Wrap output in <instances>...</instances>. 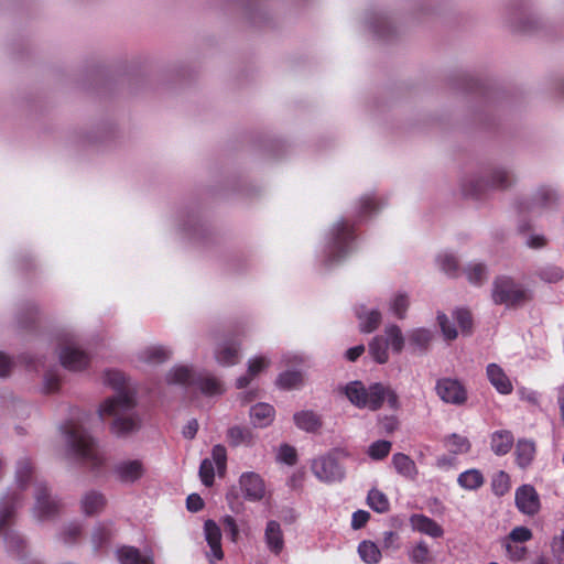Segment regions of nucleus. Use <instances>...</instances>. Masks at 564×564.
Listing matches in <instances>:
<instances>
[{"label": "nucleus", "mask_w": 564, "mask_h": 564, "mask_svg": "<svg viewBox=\"0 0 564 564\" xmlns=\"http://www.w3.org/2000/svg\"><path fill=\"white\" fill-rule=\"evenodd\" d=\"M144 474L143 465L140 460H124L117 465L116 475L122 482H134Z\"/></svg>", "instance_id": "obj_15"}, {"label": "nucleus", "mask_w": 564, "mask_h": 564, "mask_svg": "<svg viewBox=\"0 0 564 564\" xmlns=\"http://www.w3.org/2000/svg\"><path fill=\"white\" fill-rule=\"evenodd\" d=\"M204 535L210 549L207 553L209 563L223 560L224 552L221 549V530L219 524L214 520H206L204 523Z\"/></svg>", "instance_id": "obj_11"}, {"label": "nucleus", "mask_w": 564, "mask_h": 564, "mask_svg": "<svg viewBox=\"0 0 564 564\" xmlns=\"http://www.w3.org/2000/svg\"><path fill=\"white\" fill-rule=\"evenodd\" d=\"M238 482L242 497L246 500L260 501L265 497V484L259 474L254 471L242 473Z\"/></svg>", "instance_id": "obj_8"}, {"label": "nucleus", "mask_w": 564, "mask_h": 564, "mask_svg": "<svg viewBox=\"0 0 564 564\" xmlns=\"http://www.w3.org/2000/svg\"><path fill=\"white\" fill-rule=\"evenodd\" d=\"M409 558L414 564H425L430 560V550L425 542L416 543L409 551Z\"/></svg>", "instance_id": "obj_38"}, {"label": "nucleus", "mask_w": 564, "mask_h": 564, "mask_svg": "<svg viewBox=\"0 0 564 564\" xmlns=\"http://www.w3.org/2000/svg\"><path fill=\"white\" fill-rule=\"evenodd\" d=\"M532 539V532L527 527H516L511 530L506 541L512 543H523Z\"/></svg>", "instance_id": "obj_45"}, {"label": "nucleus", "mask_w": 564, "mask_h": 564, "mask_svg": "<svg viewBox=\"0 0 564 564\" xmlns=\"http://www.w3.org/2000/svg\"><path fill=\"white\" fill-rule=\"evenodd\" d=\"M547 243V240L544 236H532L529 240L528 247H544Z\"/></svg>", "instance_id": "obj_62"}, {"label": "nucleus", "mask_w": 564, "mask_h": 564, "mask_svg": "<svg viewBox=\"0 0 564 564\" xmlns=\"http://www.w3.org/2000/svg\"><path fill=\"white\" fill-rule=\"evenodd\" d=\"M391 451V443L389 441H376L369 445L367 454L371 459L379 460L388 456Z\"/></svg>", "instance_id": "obj_39"}, {"label": "nucleus", "mask_w": 564, "mask_h": 564, "mask_svg": "<svg viewBox=\"0 0 564 564\" xmlns=\"http://www.w3.org/2000/svg\"><path fill=\"white\" fill-rule=\"evenodd\" d=\"M514 502L518 510L525 516H535L541 509L540 496L532 485H522L517 488Z\"/></svg>", "instance_id": "obj_9"}, {"label": "nucleus", "mask_w": 564, "mask_h": 564, "mask_svg": "<svg viewBox=\"0 0 564 564\" xmlns=\"http://www.w3.org/2000/svg\"><path fill=\"white\" fill-rule=\"evenodd\" d=\"M341 392L359 409H379L381 383H373L367 389L360 381H351L341 389Z\"/></svg>", "instance_id": "obj_4"}, {"label": "nucleus", "mask_w": 564, "mask_h": 564, "mask_svg": "<svg viewBox=\"0 0 564 564\" xmlns=\"http://www.w3.org/2000/svg\"><path fill=\"white\" fill-rule=\"evenodd\" d=\"M531 297L530 290L508 276H500L494 283L492 300L496 304H503L508 307L518 306L530 301Z\"/></svg>", "instance_id": "obj_2"}, {"label": "nucleus", "mask_w": 564, "mask_h": 564, "mask_svg": "<svg viewBox=\"0 0 564 564\" xmlns=\"http://www.w3.org/2000/svg\"><path fill=\"white\" fill-rule=\"evenodd\" d=\"M432 340V333L426 328L413 329L409 335L410 346L414 349H424Z\"/></svg>", "instance_id": "obj_35"}, {"label": "nucleus", "mask_w": 564, "mask_h": 564, "mask_svg": "<svg viewBox=\"0 0 564 564\" xmlns=\"http://www.w3.org/2000/svg\"><path fill=\"white\" fill-rule=\"evenodd\" d=\"M63 367L68 370H82L88 364L87 355L74 345L65 346L59 352Z\"/></svg>", "instance_id": "obj_12"}, {"label": "nucleus", "mask_w": 564, "mask_h": 564, "mask_svg": "<svg viewBox=\"0 0 564 564\" xmlns=\"http://www.w3.org/2000/svg\"><path fill=\"white\" fill-rule=\"evenodd\" d=\"M382 392L380 393L379 408L387 401L392 409L399 408V398L394 390L381 384Z\"/></svg>", "instance_id": "obj_47"}, {"label": "nucleus", "mask_w": 564, "mask_h": 564, "mask_svg": "<svg viewBox=\"0 0 564 564\" xmlns=\"http://www.w3.org/2000/svg\"><path fill=\"white\" fill-rule=\"evenodd\" d=\"M486 373L489 382L498 393L507 395L513 391L512 381L499 365L489 364Z\"/></svg>", "instance_id": "obj_13"}, {"label": "nucleus", "mask_w": 564, "mask_h": 564, "mask_svg": "<svg viewBox=\"0 0 564 564\" xmlns=\"http://www.w3.org/2000/svg\"><path fill=\"white\" fill-rule=\"evenodd\" d=\"M166 383L173 384H197L198 390L205 395H217L224 392L223 384L213 377L200 378L194 381L192 370L186 366H176L166 375Z\"/></svg>", "instance_id": "obj_3"}, {"label": "nucleus", "mask_w": 564, "mask_h": 564, "mask_svg": "<svg viewBox=\"0 0 564 564\" xmlns=\"http://www.w3.org/2000/svg\"><path fill=\"white\" fill-rule=\"evenodd\" d=\"M467 279L470 283H480L486 276V269L481 263H473L466 270Z\"/></svg>", "instance_id": "obj_46"}, {"label": "nucleus", "mask_w": 564, "mask_h": 564, "mask_svg": "<svg viewBox=\"0 0 564 564\" xmlns=\"http://www.w3.org/2000/svg\"><path fill=\"white\" fill-rule=\"evenodd\" d=\"M535 455V444L532 441L529 440H520L517 444L516 448V459L517 464L525 468L528 467Z\"/></svg>", "instance_id": "obj_26"}, {"label": "nucleus", "mask_w": 564, "mask_h": 564, "mask_svg": "<svg viewBox=\"0 0 564 564\" xmlns=\"http://www.w3.org/2000/svg\"><path fill=\"white\" fill-rule=\"evenodd\" d=\"M311 469L319 481L326 484L340 481L345 477V469L339 465L337 459L330 455H324L313 459Z\"/></svg>", "instance_id": "obj_6"}, {"label": "nucleus", "mask_w": 564, "mask_h": 564, "mask_svg": "<svg viewBox=\"0 0 564 564\" xmlns=\"http://www.w3.org/2000/svg\"><path fill=\"white\" fill-rule=\"evenodd\" d=\"M11 360L10 358L0 352V377H4L9 373L10 369H11Z\"/></svg>", "instance_id": "obj_59"}, {"label": "nucleus", "mask_w": 564, "mask_h": 564, "mask_svg": "<svg viewBox=\"0 0 564 564\" xmlns=\"http://www.w3.org/2000/svg\"><path fill=\"white\" fill-rule=\"evenodd\" d=\"M368 505L377 512H384L389 509V500L386 495L377 489H371L367 497Z\"/></svg>", "instance_id": "obj_36"}, {"label": "nucleus", "mask_w": 564, "mask_h": 564, "mask_svg": "<svg viewBox=\"0 0 564 564\" xmlns=\"http://www.w3.org/2000/svg\"><path fill=\"white\" fill-rule=\"evenodd\" d=\"M392 465L399 475L408 479H414L417 475L414 460L403 453H395L392 456Z\"/></svg>", "instance_id": "obj_22"}, {"label": "nucleus", "mask_w": 564, "mask_h": 564, "mask_svg": "<svg viewBox=\"0 0 564 564\" xmlns=\"http://www.w3.org/2000/svg\"><path fill=\"white\" fill-rule=\"evenodd\" d=\"M227 467V452L223 445H215L212 449V458H205L199 466L200 481L210 487L215 480V474L223 476Z\"/></svg>", "instance_id": "obj_5"}, {"label": "nucleus", "mask_w": 564, "mask_h": 564, "mask_svg": "<svg viewBox=\"0 0 564 564\" xmlns=\"http://www.w3.org/2000/svg\"><path fill=\"white\" fill-rule=\"evenodd\" d=\"M542 280L549 283H556L563 278V272L557 267H547L541 272Z\"/></svg>", "instance_id": "obj_51"}, {"label": "nucleus", "mask_w": 564, "mask_h": 564, "mask_svg": "<svg viewBox=\"0 0 564 564\" xmlns=\"http://www.w3.org/2000/svg\"><path fill=\"white\" fill-rule=\"evenodd\" d=\"M276 458L280 463L286 464V465H294L296 463V451L294 447L290 445H281L279 447Z\"/></svg>", "instance_id": "obj_44"}, {"label": "nucleus", "mask_w": 564, "mask_h": 564, "mask_svg": "<svg viewBox=\"0 0 564 564\" xmlns=\"http://www.w3.org/2000/svg\"><path fill=\"white\" fill-rule=\"evenodd\" d=\"M170 356V351L161 346H151L139 354V359L144 364H159Z\"/></svg>", "instance_id": "obj_33"}, {"label": "nucleus", "mask_w": 564, "mask_h": 564, "mask_svg": "<svg viewBox=\"0 0 564 564\" xmlns=\"http://www.w3.org/2000/svg\"><path fill=\"white\" fill-rule=\"evenodd\" d=\"M332 236L337 247H347L349 243L354 242L357 237L356 227L354 224L341 219L333 226Z\"/></svg>", "instance_id": "obj_18"}, {"label": "nucleus", "mask_w": 564, "mask_h": 564, "mask_svg": "<svg viewBox=\"0 0 564 564\" xmlns=\"http://www.w3.org/2000/svg\"><path fill=\"white\" fill-rule=\"evenodd\" d=\"M196 431H197V423L195 421H193L187 425V429L184 431V434H185V436L192 438L196 434Z\"/></svg>", "instance_id": "obj_64"}, {"label": "nucleus", "mask_w": 564, "mask_h": 564, "mask_svg": "<svg viewBox=\"0 0 564 564\" xmlns=\"http://www.w3.org/2000/svg\"><path fill=\"white\" fill-rule=\"evenodd\" d=\"M397 540H398V535L393 531L384 532V535H383L384 546L397 549L398 547V545L395 544Z\"/></svg>", "instance_id": "obj_61"}, {"label": "nucleus", "mask_w": 564, "mask_h": 564, "mask_svg": "<svg viewBox=\"0 0 564 564\" xmlns=\"http://www.w3.org/2000/svg\"><path fill=\"white\" fill-rule=\"evenodd\" d=\"M441 268L447 274H455L457 271V263L453 258H444L441 260Z\"/></svg>", "instance_id": "obj_57"}, {"label": "nucleus", "mask_w": 564, "mask_h": 564, "mask_svg": "<svg viewBox=\"0 0 564 564\" xmlns=\"http://www.w3.org/2000/svg\"><path fill=\"white\" fill-rule=\"evenodd\" d=\"M410 524L414 531L426 534L431 538H441L444 534L443 528L433 519L424 514H413Z\"/></svg>", "instance_id": "obj_16"}, {"label": "nucleus", "mask_w": 564, "mask_h": 564, "mask_svg": "<svg viewBox=\"0 0 564 564\" xmlns=\"http://www.w3.org/2000/svg\"><path fill=\"white\" fill-rule=\"evenodd\" d=\"M238 352L239 349L236 346L229 343H223L218 345L215 356L219 365L231 366L238 360Z\"/></svg>", "instance_id": "obj_32"}, {"label": "nucleus", "mask_w": 564, "mask_h": 564, "mask_svg": "<svg viewBox=\"0 0 564 564\" xmlns=\"http://www.w3.org/2000/svg\"><path fill=\"white\" fill-rule=\"evenodd\" d=\"M365 351V346L364 345H357L355 347H351L349 348L347 351H346V358L350 361H355L356 359H358Z\"/></svg>", "instance_id": "obj_58"}, {"label": "nucleus", "mask_w": 564, "mask_h": 564, "mask_svg": "<svg viewBox=\"0 0 564 564\" xmlns=\"http://www.w3.org/2000/svg\"><path fill=\"white\" fill-rule=\"evenodd\" d=\"M358 554L362 562L366 564H378L381 560V551L378 545L372 542L365 540L358 545Z\"/></svg>", "instance_id": "obj_30"}, {"label": "nucleus", "mask_w": 564, "mask_h": 564, "mask_svg": "<svg viewBox=\"0 0 564 564\" xmlns=\"http://www.w3.org/2000/svg\"><path fill=\"white\" fill-rule=\"evenodd\" d=\"M379 209V205L373 196L366 195L359 200V217H367L376 213Z\"/></svg>", "instance_id": "obj_43"}, {"label": "nucleus", "mask_w": 564, "mask_h": 564, "mask_svg": "<svg viewBox=\"0 0 564 564\" xmlns=\"http://www.w3.org/2000/svg\"><path fill=\"white\" fill-rule=\"evenodd\" d=\"M557 200L556 193L549 187H541L534 197V205L539 207H551Z\"/></svg>", "instance_id": "obj_41"}, {"label": "nucleus", "mask_w": 564, "mask_h": 564, "mask_svg": "<svg viewBox=\"0 0 564 564\" xmlns=\"http://www.w3.org/2000/svg\"><path fill=\"white\" fill-rule=\"evenodd\" d=\"M102 382L115 390L117 395L107 398L99 404L97 410L99 419L104 421L106 417L116 416L110 426L111 433L116 436L121 437L135 432L141 425L139 416L119 415L134 408L135 391L128 386L123 373L118 370H106Z\"/></svg>", "instance_id": "obj_1"}, {"label": "nucleus", "mask_w": 564, "mask_h": 564, "mask_svg": "<svg viewBox=\"0 0 564 564\" xmlns=\"http://www.w3.org/2000/svg\"><path fill=\"white\" fill-rule=\"evenodd\" d=\"M519 394L522 400H525L532 404L539 403V393L534 390L521 388L519 389Z\"/></svg>", "instance_id": "obj_56"}, {"label": "nucleus", "mask_w": 564, "mask_h": 564, "mask_svg": "<svg viewBox=\"0 0 564 564\" xmlns=\"http://www.w3.org/2000/svg\"><path fill=\"white\" fill-rule=\"evenodd\" d=\"M67 440L70 447L75 449L78 454H80L84 457L90 455L94 442L89 436L83 434L79 431H74L68 435Z\"/></svg>", "instance_id": "obj_27"}, {"label": "nucleus", "mask_w": 564, "mask_h": 564, "mask_svg": "<svg viewBox=\"0 0 564 564\" xmlns=\"http://www.w3.org/2000/svg\"><path fill=\"white\" fill-rule=\"evenodd\" d=\"M513 435L509 431H496L490 436V447L496 455H506L513 445Z\"/></svg>", "instance_id": "obj_23"}, {"label": "nucleus", "mask_w": 564, "mask_h": 564, "mask_svg": "<svg viewBox=\"0 0 564 564\" xmlns=\"http://www.w3.org/2000/svg\"><path fill=\"white\" fill-rule=\"evenodd\" d=\"M435 390L440 399L445 403L463 405L467 401V391L462 382L456 379H440L436 382Z\"/></svg>", "instance_id": "obj_7"}, {"label": "nucleus", "mask_w": 564, "mask_h": 564, "mask_svg": "<svg viewBox=\"0 0 564 564\" xmlns=\"http://www.w3.org/2000/svg\"><path fill=\"white\" fill-rule=\"evenodd\" d=\"M293 419L295 425L306 432H316L322 425L318 415L310 410L296 412Z\"/></svg>", "instance_id": "obj_25"}, {"label": "nucleus", "mask_w": 564, "mask_h": 564, "mask_svg": "<svg viewBox=\"0 0 564 564\" xmlns=\"http://www.w3.org/2000/svg\"><path fill=\"white\" fill-rule=\"evenodd\" d=\"M384 341L393 354H400L405 345L402 330L397 325H389L384 329Z\"/></svg>", "instance_id": "obj_28"}, {"label": "nucleus", "mask_w": 564, "mask_h": 564, "mask_svg": "<svg viewBox=\"0 0 564 564\" xmlns=\"http://www.w3.org/2000/svg\"><path fill=\"white\" fill-rule=\"evenodd\" d=\"M104 498L101 495L91 492L85 496L82 506L85 513L90 514L100 510L104 506Z\"/></svg>", "instance_id": "obj_42"}, {"label": "nucleus", "mask_w": 564, "mask_h": 564, "mask_svg": "<svg viewBox=\"0 0 564 564\" xmlns=\"http://www.w3.org/2000/svg\"><path fill=\"white\" fill-rule=\"evenodd\" d=\"M264 543L267 549L279 555L284 549V535L281 524L275 520H269L264 528Z\"/></svg>", "instance_id": "obj_14"}, {"label": "nucleus", "mask_w": 564, "mask_h": 564, "mask_svg": "<svg viewBox=\"0 0 564 564\" xmlns=\"http://www.w3.org/2000/svg\"><path fill=\"white\" fill-rule=\"evenodd\" d=\"M443 446L449 454L458 456L470 452L471 442L465 435L452 433L444 437Z\"/></svg>", "instance_id": "obj_19"}, {"label": "nucleus", "mask_w": 564, "mask_h": 564, "mask_svg": "<svg viewBox=\"0 0 564 564\" xmlns=\"http://www.w3.org/2000/svg\"><path fill=\"white\" fill-rule=\"evenodd\" d=\"M452 465V462L448 457L446 456H441L436 459V466L441 469H445V468H448L451 467Z\"/></svg>", "instance_id": "obj_63"}, {"label": "nucleus", "mask_w": 564, "mask_h": 564, "mask_svg": "<svg viewBox=\"0 0 564 564\" xmlns=\"http://www.w3.org/2000/svg\"><path fill=\"white\" fill-rule=\"evenodd\" d=\"M361 333H372L380 324L381 314L376 310H366L364 306L356 308Z\"/></svg>", "instance_id": "obj_20"}, {"label": "nucleus", "mask_w": 564, "mask_h": 564, "mask_svg": "<svg viewBox=\"0 0 564 564\" xmlns=\"http://www.w3.org/2000/svg\"><path fill=\"white\" fill-rule=\"evenodd\" d=\"M511 183L512 178L507 171L496 170L492 172L489 181H476V183L471 184L469 187H464V193L465 195L479 198L482 192L488 187L505 189L509 187Z\"/></svg>", "instance_id": "obj_10"}, {"label": "nucleus", "mask_w": 564, "mask_h": 564, "mask_svg": "<svg viewBox=\"0 0 564 564\" xmlns=\"http://www.w3.org/2000/svg\"><path fill=\"white\" fill-rule=\"evenodd\" d=\"M228 436L235 445H238L243 438V432L239 427H232L229 430Z\"/></svg>", "instance_id": "obj_60"}, {"label": "nucleus", "mask_w": 564, "mask_h": 564, "mask_svg": "<svg viewBox=\"0 0 564 564\" xmlns=\"http://www.w3.org/2000/svg\"><path fill=\"white\" fill-rule=\"evenodd\" d=\"M455 319L463 332H468L471 327V319L468 312L458 310L455 312Z\"/></svg>", "instance_id": "obj_54"}, {"label": "nucleus", "mask_w": 564, "mask_h": 564, "mask_svg": "<svg viewBox=\"0 0 564 564\" xmlns=\"http://www.w3.org/2000/svg\"><path fill=\"white\" fill-rule=\"evenodd\" d=\"M505 546L507 555L511 561H521L527 554V549L518 545V543L506 541Z\"/></svg>", "instance_id": "obj_48"}, {"label": "nucleus", "mask_w": 564, "mask_h": 564, "mask_svg": "<svg viewBox=\"0 0 564 564\" xmlns=\"http://www.w3.org/2000/svg\"><path fill=\"white\" fill-rule=\"evenodd\" d=\"M369 517H370L369 512H367L365 510L355 511L351 517L352 529L358 530V529L362 528L369 520Z\"/></svg>", "instance_id": "obj_52"}, {"label": "nucleus", "mask_w": 564, "mask_h": 564, "mask_svg": "<svg viewBox=\"0 0 564 564\" xmlns=\"http://www.w3.org/2000/svg\"><path fill=\"white\" fill-rule=\"evenodd\" d=\"M552 551L558 561L564 562V530L558 536L554 538Z\"/></svg>", "instance_id": "obj_53"}, {"label": "nucleus", "mask_w": 564, "mask_h": 564, "mask_svg": "<svg viewBox=\"0 0 564 564\" xmlns=\"http://www.w3.org/2000/svg\"><path fill=\"white\" fill-rule=\"evenodd\" d=\"M120 564H153L151 555L141 556L139 551L131 546H123L117 552Z\"/></svg>", "instance_id": "obj_29"}, {"label": "nucleus", "mask_w": 564, "mask_h": 564, "mask_svg": "<svg viewBox=\"0 0 564 564\" xmlns=\"http://www.w3.org/2000/svg\"><path fill=\"white\" fill-rule=\"evenodd\" d=\"M224 530L229 533L230 540L236 543L239 538V530L236 520L231 516H225L220 520Z\"/></svg>", "instance_id": "obj_49"}, {"label": "nucleus", "mask_w": 564, "mask_h": 564, "mask_svg": "<svg viewBox=\"0 0 564 564\" xmlns=\"http://www.w3.org/2000/svg\"><path fill=\"white\" fill-rule=\"evenodd\" d=\"M437 321L445 339L453 340L457 337V330L449 324L445 314H438Z\"/></svg>", "instance_id": "obj_50"}, {"label": "nucleus", "mask_w": 564, "mask_h": 564, "mask_svg": "<svg viewBox=\"0 0 564 564\" xmlns=\"http://www.w3.org/2000/svg\"><path fill=\"white\" fill-rule=\"evenodd\" d=\"M275 417V411L269 403L260 402L251 406L250 421L256 427L269 426Z\"/></svg>", "instance_id": "obj_17"}, {"label": "nucleus", "mask_w": 564, "mask_h": 564, "mask_svg": "<svg viewBox=\"0 0 564 564\" xmlns=\"http://www.w3.org/2000/svg\"><path fill=\"white\" fill-rule=\"evenodd\" d=\"M186 506L189 511L197 512L204 507V501L197 494L187 497Z\"/></svg>", "instance_id": "obj_55"}, {"label": "nucleus", "mask_w": 564, "mask_h": 564, "mask_svg": "<svg viewBox=\"0 0 564 564\" xmlns=\"http://www.w3.org/2000/svg\"><path fill=\"white\" fill-rule=\"evenodd\" d=\"M491 488L495 495L503 496L510 489L509 475L502 470L498 471L491 480Z\"/></svg>", "instance_id": "obj_40"}, {"label": "nucleus", "mask_w": 564, "mask_h": 564, "mask_svg": "<svg viewBox=\"0 0 564 564\" xmlns=\"http://www.w3.org/2000/svg\"><path fill=\"white\" fill-rule=\"evenodd\" d=\"M457 482L463 489L473 491L482 487L485 477L479 469L470 468L458 475Z\"/></svg>", "instance_id": "obj_24"}, {"label": "nucleus", "mask_w": 564, "mask_h": 564, "mask_svg": "<svg viewBox=\"0 0 564 564\" xmlns=\"http://www.w3.org/2000/svg\"><path fill=\"white\" fill-rule=\"evenodd\" d=\"M278 386L283 389L297 388L303 382V377L299 371H285L278 378Z\"/></svg>", "instance_id": "obj_37"}, {"label": "nucleus", "mask_w": 564, "mask_h": 564, "mask_svg": "<svg viewBox=\"0 0 564 564\" xmlns=\"http://www.w3.org/2000/svg\"><path fill=\"white\" fill-rule=\"evenodd\" d=\"M409 307V297L403 292L394 293L389 301V312L395 317L402 318Z\"/></svg>", "instance_id": "obj_34"}, {"label": "nucleus", "mask_w": 564, "mask_h": 564, "mask_svg": "<svg viewBox=\"0 0 564 564\" xmlns=\"http://www.w3.org/2000/svg\"><path fill=\"white\" fill-rule=\"evenodd\" d=\"M369 354L378 364H386L389 360V347L383 336H375L369 343Z\"/></svg>", "instance_id": "obj_31"}, {"label": "nucleus", "mask_w": 564, "mask_h": 564, "mask_svg": "<svg viewBox=\"0 0 564 564\" xmlns=\"http://www.w3.org/2000/svg\"><path fill=\"white\" fill-rule=\"evenodd\" d=\"M269 367V360L264 356H256L248 361V372L246 376L237 379V387L245 388L258 375L262 373Z\"/></svg>", "instance_id": "obj_21"}]
</instances>
